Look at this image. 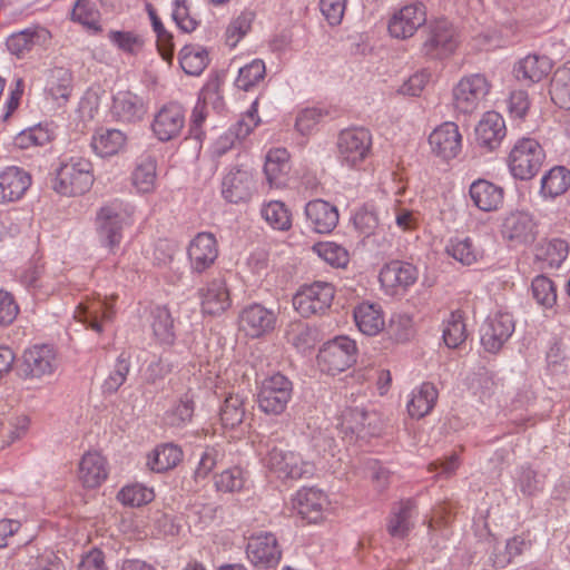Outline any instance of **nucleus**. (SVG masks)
Returning <instances> with one entry per match:
<instances>
[{"mask_svg":"<svg viewBox=\"0 0 570 570\" xmlns=\"http://www.w3.org/2000/svg\"><path fill=\"white\" fill-rule=\"evenodd\" d=\"M92 164L83 157H70L62 161L52 179V189L61 196H79L94 184Z\"/></svg>","mask_w":570,"mask_h":570,"instance_id":"1","label":"nucleus"},{"mask_svg":"<svg viewBox=\"0 0 570 570\" xmlns=\"http://www.w3.org/2000/svg\"><path fill=\"white\" fill-rule=\"evenodd\" d=\"M544 158L541 145L533 138L523 137L512 147L508 166L514 178L528 180L539 173Z\"/></svg>","mask_w":570,"mask_h":570,"instance_id":"2","label":"nucleus"},{"mask_svg":"<svg viewBox=\"0 0 570 570\" xmlns=\"http://www.w3.org/2000/svg\"><path fill=\"white\" fill-rule=\"evenodd\" d=\"M355 356V342L341 336L324 344L317 354V364L323 372L335 375L354 364Z\"/></svg>","mask_w":570,"mask_h":570,"instance_id":"3","label":"nucleus"},{"mask_svg":"<svg viewBox=\"0 0 570 570\" xmlns=\"http://www.w3.org/2000/svg\"><path fill=\"white\" fill-rule=\"evenodd\" d=\"M266 466L281 479L298 480L314 474L315 465L312 461L294 451L272 449L266 456Z\"/></svg>","mask_w":570,"mask_h":570,"instance_id":"4","label":"nucleus"},{"mask_svg":"<svg viewBox=\"0 0 570 570\" xmlns=\"http://www.w3.org/2000/svg\"><path fill=\"white\" fill-rule=\"evenodd\" d=\"M334 295L332 284L314 282L299 288L293 297V306L303 317H309L324 313L331 306Z\"/></svg>","mask_w":570,"mask_h":570,"instance_id":"5","label":"nucleus"},{"mask_svg":"<svg viewBox=\"0 0 570 570\" xmlns=\"http://www.w3.org/2000/svg\"><path fill=\"white\" fill-rule=\"evenodd\" d=\"M491 89V82L482 73L463 77L453 88V105L463 114L476 110Z\"/></svg>","mask_w":570,"mask_h":570,"instance_id":"6","label":"nucleus"},{"mask_svg":"<svg viewBox=\"0 0 570 570\" xmlns=\"http://www.w3.org/2000/svg\"><path fill=\"white\" fill-rule=\"evenodd\" d=\"M292 382L276 373L265 379L258 392V407L266 414H282L292 397Z\"/></svg>","mask_w":570,"mask_h":570,"instance_id":"7","label":"nucleus"},{"mask_svg":"<svg viewBox=\"0 0 570 570\" xmlns=\"http://www.w3.org/2000/svg\"><path fill=\"white\" fill-rule=\"evenodd\" d=\"M425 39L422 42V52L431 58H443L451 55L456 46L455 30L444 20L429 22L424 29Z\"/></svg>","mask_w":570,"mask_h":570,"instance_id":"8","label":"nucleus"},{"mask_svg":"<svg viewBox=\"0 0 570 570\" xmlns=\"http://www.w3.org/2000/svg\"><path fill=\"white\" fill-rule=\"evenodd\" d=\"M51 40L52 35L46 27L32 24L12 32L6 40V47L10 55L23 59L35 50L47 49Z\"/></svg>","mask_w":570,"mask_h":570,"instance_id":"9","label":"nucleus"},{"mask_svg":"<svg viewBox=\"0 0 570 570\" xmlns=\"http://www.w3.org/2000/svg\"><path fill=\"white\" fill-rule=\"evenodd\" d=\"M337 147L342 161L350 167H356L370 155L372 136L364 128L346 129L341 132Z\"/></svg>","mask_w":570,"mask_h":570,"instance_id":"10","label":"nucleus"},{"mask_svg":"<svg viewBox=\"0 0 570 570\" xmlns=\"http://www.w3.org/2000/svg\"><path fill=\"white\" fill-rule=\"evenodd\" d=\"M56 367L57 354L51 345H33L23 352L21 372L24 379H41L51 375Z\"/></svg>","mask_w":570,"mask_h":570,"instance_id":"11","label":"nucleus"},{"mask_svg":"<svg viewBox=\"0 0 570 570\" xmlns=\"http://www.w3.org/2000/svg\"><path fill=\"white\" fill-rule=\"evenodd\" d=\"M276 314L264 305L253 303L244 307L238 316L239 330L248 337L258 338L275 328Z\"/></svg>","mask_w":570,"mask_h":570,"instance_id":"12","label":"nucleus"},{"mask_svg":"<svg viewBox=\"0 0 570 570\" xmlns=\"http://www.w3.org/2000/svg\"><path fill=\"white\" fill-rule=\"evenodd\" d=\"M426 23V9L422 2L404 6L389 21V32L393 38L407 39Z\"/></svg>","mask_w":570,"mask_h":570,"instance_id":"13","label":"nucleus"},{"mask_svg":"<svg viewBox=\"0 0 570 570\" xmlns=\"http://www.w3.org/2000/svg\"><path fill=\"white\" fill-rule=\"evenodd\" d=\"M248 560L258 568H273L278 564L282 551L276 537L271 532L252 535L246 547Z\"/></svg>","mask_w":570,"mask_h":570,"instance_id":"14","label":"nucleus"},{"mask_svg":"<svg viewBox=\"0 0 570 570\" xmlns=\"http://www.w3.org/2000/svg\"><path fill=\"white\" fill-rule=\"evenodd\" d=\"M185 126V111L176 102L165 105L155 115L151 129L160 141L176 139Z\"/></svg>","mask_w":570,"mask_h":570,"instance_id":"15","label":"nucleus"},{"mask_svg":"<svg viewBox=\"0 0 570 570\" xmlns=\"http://www.w3.org/2000/svg\"><path fill=\"white\" fill-rule=\"evenodd\" d=\"M429 142L433 154L444 160H450L460 154L462 136L456 124L445 121L430 134Z\"/></svg>","mask_w":570,"mask_h":570,"instance_id":"16","label":"nucleus"},{"mask_svg":"<svg viewBox=\"0 0 570 570\" xmlns=\"http://www.w3.org/2000/svg\"><path fill=\"white\" fill-rule=\"evenodd\" d=\"M31 175L21 167L9 166L0 173V205L19 202L31 186Z\"/></svg>","mask_w":570,"mask_h":570,"instance_id":"17","label":"nucleus"},{"mask_svg":"<svg viewBox=\"0 0 570 570\" xmlns=\"http://www.w3.org/2000/svg\"><path fill=\"white\" fill-rule=\"evenodd\" d=\"M293 509L308 523H317L323 520L324 511L328 505L327 495L314 488H303L292 500Z\"/></svg>","mask_w":570,"mask_h":570,"instance_id":"18","label":"nucleus"},{"mask_svg":"<svg viewBox=\"0 0 570 570\" xmlns=\"http://www.w3.org/2000/svg\"><path fill=\"white\" fill-rule=\"evenodd\" d=\"M514 331V321L511 314L498 312L489 318L485 324L481 343L490 353H497L503 344L509 340Z\"/></svg>","mask_w":570,"mask_h":570,"instance_id":"19","label":"nucleus"},{"mask_svg":"<svg viewBox=\"0 0 570 570\" xmlns=\"http://www.w3.org/2000/svg\"><path fill=\"white\" fill-rule=\"evenodd\" d=\"M255 190L253 175L244 169L230 170L223 179V197L232 204L247 203Z\"/></svg>","mask_w":570,"mask_h":570,"instance_id":"20","label":"nucleus"},{"mask_svg":"<svg viewBox=\"0 0 570 570\" xmlns=\"http://www.w3.org/2000/svg\"><path fill=\"white\" fill-rule=\"evenodd\" d=\"M107 459L98 451L86 452L78 465V480L86 489L99 488L108 478Z\"/></svg>","mask_w":570,"mask_h":570,"instance_id":"21","label":"nucleus"},{"mask_svg":"<svg viewBox=\"0 0 570 570\" xmlns=\"http://www.w3.org/2000/svg\"><path fill=\"white\" fill-rule=\"evenodd\" d=\"M98 233L104 246L115 250L122 238V217L116 204L100 208L97 214Z\"/></svg>","mask_w":570,"mask_h":570,"instance_id":"22","label":"nucleus"},{"mask_svg":"<svg viewBox=\"0 0 570 570\" xmlns=\"http://www.w3.org/2000/svg\"><path fill=\"white\" fill-rule=\"evenodd\" d=\"M417 279V268L407 262L392 261L385 264L380 272V282L383 287L395 293L406 289Z\"/></svg>","mask_w":570,"mask_h":570,"instance_id":"23","label":"nucleus"},{"mask_svg":"<svg viewBox=\"0 0 570 570\" xmlns=\"http://www.w3.org/2000/svg\"><path fill=\"white\" fill-rule=\"evenodd\" d=\"M217 256V242L210 233H198L189 244L188 257L193 269L197 273H202L210 267Z\"/></svg>","mask_w":570,"mask_h":570,"instance_id":"24","label":"nucleus"},{"mask_svg":"<svg viewBox=\"0 0 570 570\" xmlns=\"http://www.w3.org/2000/svg\"><path fill=\"white\" fill-rule=\"evenodd\" d=\"M505 134L507 128L504 119L495 111L485 112L475 128L478 145L489 151L500 146Z\"/></svg>","mask_w":570,"mask_h":570,"instance_id":"25","label":"nucleus"},{"mask_svg":"<svg viewBox=\"0 0 570 570\" xmlns=\"http://www.w3.org/2000/svg\"><path fill=\"white\" fill-rule=\"evenodd\" d=\"M535 224L532 217L524 212L509 214L501 228L503 238L513 244H527L534 239Z\"/></svg>","mask_w":570,"mask_h":570,"instance_id":"26","label":"nucleus"},{"mask_svg":"<svg viewBox=\"0 0 570 570\" xmlns=\"http://www.w3.org/2000/svg\"><path fill=\"white\" fill-rule=\"evenodd\" d=\"M305 215L311 227L320 234L331 233L338 223L337 208L323 199L308 202Z\"/></svg>","mask_w":570,"mask_h":570,"instance_id":"27","label":"nucleus"},{"mask_svg":"<svg viewBox=\"0 0 570 570\" xmlns=\"http://www.w3.org/2000/svg\"><path fill=\"white\" fill-rule=\"evenodd\" d=\"M46 92L58 106H65L73 90L72 72L65 67H53L48 70Z\"/></svg>","mask_w":570,"mask_h":570,"instance_id":"28","label":"nucleus"},{"mask_svg":"<svg viewBox=\"0 0 570 570\" xmlns=\"http://www.w3.org/2000/svg\"><path fill=\"white\" fill-rule=\"evenodd\" d=\"M363 406L352 405L344 409L338 417L337 428L345 435L366 436L374 433L371 430L372 417Z\"/></svg>","mask_w":570,"mask_h":570,"instance_id":"29","label":"nucleus"},{"mask_svg":"<svg viewBox=\"0 0 570 570\" xmlns=\"http://www.w3.org/2000/svg\"><path fill=\"white\" fill-rule=\"evenodd\" d=\"M111 114L118 121L134 124L144 118L146 106L137 95L121 91L114 98Z\"/></svg>","mask_w":570,"mask_h":570,"instance_id":"30","label":"nucleus"},{"mask_svg":"<svg viewBox=\"0 0 570 570\" xmlns=\"http://www.w3.org/2000/svg\"><path fill=\"white\" fill-rule=\"evenodd\" d=\"M203 312L219 315L230 306L229 292L224 279H213L200 289Z\"/></svg>","mask_w":570,"mask_h":570,"instance_id":"31","label":"nucleus"},{"mask_svg":"<svg viewBox=\"0 0 570 570\" xmlns=\"http://www.w3.org/2000/svg\"><path fill=\"white\" fill-rule=\"evenodd\" d=\"M354 321L363 334L375 336L385 327V317L382 307L375 303H361L354 308Z\"/></svg>","mask_w":570,"mask_h":570,"instance_id":"32","label":"nucleus"},{"mask_svg":"<svg viewBox=\"0 0 570 570\" xmlns=\"http://www.w3.org/2000/svg\"><path fill=\"white\" fill-rule=\"evenodd\" d=\"M470 197L479 209L497 210L503 203V189L489 180L479 179L470 186Z\"/></svg>","mask_w":570,"mask_h":570,"instance_id":"33","label":"nucleus"},{"mask_svg":"<svg viewBox=\"0 0 570 570\" xmlns=\"http://www.w3.org/2000/svg\"><path fill=\"white\" fill-rule=\"evenodd\" d=\"M439 392L434 384L430 382L422 383L413 390L406 407L411 417L422 419L428 415L436 404Z\"/></svg>","mask_w":570,"mask_h":570,"instance_id":"34","label":"nucleus"},{"mask_svg":"<svg viewBox=\"0 0 570 570\" xmlns=\"http://www.w3.org/2000/svg\"><path fill=\"white\" fill-rule=\"evenodd\" d=\"M127 136L119 129L100 128L91 139L94 151L100 157L117 155L126 147Z\"/></svg>","mask_w":570,"mask_h":570,"instance_id":"35","label":"nucleus"},{"mask_svg":"<svg viewBox=\"0 0 570 570\" xmlns=\"http://www.w3.org/2000/svg\"><path fill=\"white\" fill-rule=\"evenodd\" d=\"M552 70V61L546 56L529 55L515 66V75L519 79L529 83L539 82Z\"/></svg>","mask_w":570,"mask_h":570,"instance_id":"36","label":"nucleus"},{"mask_svg":"<svg viewBox=\"0 0 570 570\" xmlns=\"http://www.w3.org/2000/svg\"><path fill=\"white\" fill-rule=\"evenodd\" d=\"M112 307L106 302L97 301L90 304H80L76 317L87 323L97 333L102 332V322L111 321L114 317Z\"/></svg>","mask_w":570,"mask_h":570,"instance_id":"37","label":"nucleus"},{"mask_svg":"<svg viewBox=\"0 0 570 570\" xmlns=\"http://www.w3.org/2000/svg\"><path fill=\"white\" fill-rule=\"evenodd\" d=\"M181 459L183 451L179 446L171 443L161 444L148 455L147 465L151 471L160 473L174 469Z\"/></svg>","mask_w":570,"mask_h":570,"instance_id":"38","label":"nucleus"},{"mask_svg":"<svg viewBox=\"0 0 570 570\" xmlns=\"http://www.w3.org/2000/svg\"><path fill=\"white\" fill-rule=\"evenodd\" d=\"M415 504L412 500L401 501L394 509L387 524L389 533L394 538H405L413 528V513Z\"/></svg>","mask_w":570,"mask_h":570,"instance_id":"39","label":"nucleus"},{"mask_svg":"<svg viewBox=\"0 0 570 570\" xmlns=\"http://www.w3.org/2000/svg\"><path fill=\"white\" fill-rule=\"evenodd\" d=\"M570 187V170L564 166L551 168L541 179L543 197L554 198L564 194Z\"/></svg>","mask_w":570,"mask_h":570,"instance_id":"40","label":"nucleus"},{"mask_svg":"<svg viewBox=\"0 0 570 570\" xmlns=\"http://www.w3.org/2000/svg\"><path fill=\"white\" fill-rule=\"evenodd\" d=\"M549 94L557 106L570 109V62L554 71Z\"/></svg>","mask_w":570,"mask_h":570,"instance_id":"41","label":"nucleus"},{"mask_svg":"<svg viewBox=\"0 0 570 570\" xmlns=\"http://www.w3.org/2000/svg\"><path fill=\"white\" fill-rule=\"evenodd\" d=\"M208 62V52L199 46L186 45L180 50L179 63L187 75L199 76L205 70Z\"/></svg>","mask_w":570,"mask_h":570,"instance_id":"42","label":"nucleus"},{"mask_svg":"<svg viewBox=\"0 0 570 570\" xmlns=\"http://www.w3.org/2000/svg\"><path fill=\"white\" fill-rule=\"evenodd\" d=\"M261 214L273 229L286 232L292 227V213L281 200L264 204Z\"/></svg>","mask_w":570,"mask_h":570,"instance_id":"43","label":"nucleus"},{"mask_svg":"<svg viewBox=\"0 0 570 570\" xmlns=\"http://www.w3.org/2000/svg\"><path fill=\"white\" fill-rule=\"evenodd\" d=\"M569 252L568 243L560 238L546 240L541 243L535 253V257L543 262L548 267H559L567 258Z\"/></svg>","mask_w":570,"mask_h":570,"instance_id":"44","label":"nucleus"},{"mask_svg":"<svg viewBox=\"0 0 570 570\" xmlns=\"http://www.w3.org/2000/svg\"><path fill=\"white\" fill-rule=\"evenodd\" d=\"M154 335L163 344L171 345L175 340L174 320L166 306H157L151 312Z\"/></svg>","mask_w":570,"mask_h":570,"instance_id":"45","label":"nucleus"},{"mask_svg":"<svg viewBox=\"0 0 570 570\" xmlns=\"http://www.w3.org/2000/svg\"><path fill=\"white\" fill-rule=\"evenodd\" d=\"M157 164L153 157L142 159L132 171V184L139 193H153L156 187Z\"/></svg>","mask_w":570,"mask_h":570,"instance_id":"46","label":"nucleus"},{"mask_svg":"<svg viewBox=\"0 0 570 570\" xmlns=\"http://www.w3.org/2000/svg\"><path fill=\"white\" fill-rule=\"evenodd\" d=\"M466 340V328L463 312L458 309L450 314L444 323L443 341L450 348H456Z\"/></svg>","mask_w":570,"mask_h":570,"instance_id":"47","label":"nucleus"},{"mask_svg":"<svg viewBox=\"0 0 570 570\" xmlns=\"http://www.w3.org/2000/svg\"><path fill=\"white\" fill-rule=\"evenodd\" d=\"M446 253L463 265H472L482 257V250L475 247L471 238L452 239L446 246Z\"/></svg>","mask_w":570,"mask_h":570,"instance_id":"48","label":"nucleus"},{"mask_svg":"<svg viewBox=\"0 0 570 570\" xmlns=\"http://www.w3.org/2000/svg\"><path fill=\"white\" fill-rule=\"evenodd\" d=\"M245 417L244 397L239 394H229L220 407V421L225 428L234 429Z\"/></svg>","mask_w":570,"mask_h":570,"instance_id":"49","label":"nucleus"},{"mask_svg":"<svg viewBox=\"0 0 570 570\" xmlns=\"http://www.w3.org/2000/svg\"><path fill=\"white\" fill-rule=\"evenodd\" d=\"M108 39L120 51L132 56L141 52L145 46L142 36L136 31L110 30Z\"/></svg>","mask_w":570,"mask_h":570,"instance_id":"50","label":"nucleus"},{"mask_svg":"<svg viewBox=\"0 0 570 570\" xmlns=\"http://www.w3.org/2000/svg\"><path fill=\"white\" fill-rule=\"evenodd\" d=\"M266 73L265 63L261 59H255L248 65L242 67L236 78L237 88L248 91L257 83L263 81Z\"/></svg>","mask_w":570,"mask_h":570,"instance_id":"51","label":"nucleus"},{"mask_svg":"<svg viewBox=\"0 0 570 570\" xmlns=\"http://www.w3.org/2000/svg\"><path fill=\"white\" fill-rule=\"evenodd\" d=\"M51 140V132L41 125L30 127L19 132L14 138V145L21 149L45 146Z\"/></svg>","mask_w":570,"mask_h":570,"instance_id":"52","label":"nucleus"},{"mask_svg":"<svg viewBox=\"0 0 570 570\" xmlns=\"http://www.w3.org/2000/svg\"><path fill=\"white\" fill-rule=\"evenodd\" d=\"M533 298L543 307H552L557 302V292L553 282L547 276H537L531 284Z\"/></svg>","mask_w":570,"mask_h":570,"instance_id":"53","label":"nucleus"},{"mask_svg":"<svg viewBox=\"0 0 570 570\" xmlns=\"http://www.w3.org/2000/svg\"><path fill=\"white\" fill-rule=\"evenodd\" d=\"M317 255L334 267H345L348 263V253L341 245L332 242L318 243L314 246Z\"/></svg>","mask_w":570,"mask_h":570,"instance_id":"54","label":"nucleus"},{"mask_svg":"<svg viewBox=\"0 0 570 570\" xmlns=\"http://www.w3.org/2000/svg\"><path fill=\"white\" fill-rule=\"evenodd\" d=\"M130 371V356L122 352L118 356L114 371L110 372L109 376L104 383V389L108 393H115L126 382L127 375Z\"/></svg>","mask_w":570,"mask_h":570,"instance_id":"55","label":"nucleus"},{"mask_svg":"<svg viewBox=\"0 0 570 570\" xmlns=\"http://www.w3.org/2000/svg\"><path fill=\"white\" fill-rule=\"evenodd\" d=\"M117 499L125 505L140 507L154 499V492L141 484H132L124 487L118 492Z\"/></svg>","mask_w":570,"mask_h":570,"instance_id":"56","label":"nucleus"},{"mask_svg":"<svg viewBox=\"0 0 570 570\" xmlns=\"http://www.w3.org/2000/svg\"><path fill=\"white\" fill-rule=\"evenodd\" d=\"M246 476L239 466L223 471L215 476V485L218 491L235 492L244 488Z\"/></svg>","mask_w":570,"mask_h":570,"instance_id":"57","label":"nucleus"},{"mask_svg":"<svg viewBox=\"0 0 570 570\" xmlns=\"http://www.w3.org/2000/svg\"><path fill=\"white\" fill-rule=\"evenodd\" d=\"M387 333L397 343H404L414 335L413 321L406 314L394 315L387 326Z\"/></svg>","mask_w":570,"mask_h":570,"instance_id":"58","label":"nucleus"},{"mask_svg":"<svg viewBox=\"0 0 570 570\" xmlns=\"http://www.w3.org/2000/svg\"><path fill=\"white\" fill-rule=\"evenodd\" d=\"M98 12L94 10L89 0H78L71 11V19L90 30L99 31Z\"/></svg>","mask_w":570,"mask_h":570,"instance_id":"59","label":"nucleus"},{"mask_svg":"<svg viewBox=\"0 0 570 570\" xmlns=\"http://www.w3.org/2000/svg\"><path fill=\"white\" fill-rule=\"evenodd\" d=\"M254 13L250 11L242 12L234 19L226 30L227 41L230 46H236L237 42L250 30L254 21Z\"/></svg>","mask_w":570,"mask_h":570,"instance_id":"60","label":"nucleus"},{"mask_svg":"<svg viewBox=\"0 0 570 570\" xmlns=\"http://www.w3.org/2000/svg\"><path fill=\"white\" fill-rule=\"evenodd\" d=\"M194 414V402L188 395H184L177 405L168 413V422L173 426H180L189 422Z\"/></svg>","mask_w":570,"mask_h":570,"instance_id":"61","label":"nucleus"},{"mask_svg":"<svg viewBox=\"0 0 570 570\" xmlns=\"http://www.w3.org/2000/svg\"><path fill=\"white\" fill-rule=\"evenodd\" d=\"M173 19L185 32H191L198 26V21L190 16L187 0H174Z\"/></svg>","mask_w":570,"mask_h":570,"instance_id":"62","label":"nucleus"},{"mask_svg":"<svg viewBox=\"0 0 570 570\" xmlns=\"http://www.w3.org/2000/svg\"><path fill=\"white\" fill-rule=\"evenodd\" d=\"M320 8L330 26H338L346 10V0H320Z\"/></svg>","mask_w":570,"mask_h":570,"instance_id":"63","label":"nucleus"},{"mask_svg":"<svg viewBox=\"0 0 570 570\" xmlns=\"http://www.w3.org/2000/svg\"><path fill=\"white\" fill-rule=\"evenodd\" d=\"M353 223L361 234L370 236L379 226V217L374 210L364 207L356 212Z\"/></svg>","mask_w":570,"mask_h":570,"instance_id":"64","label":"nucleus"}]
</instances>
